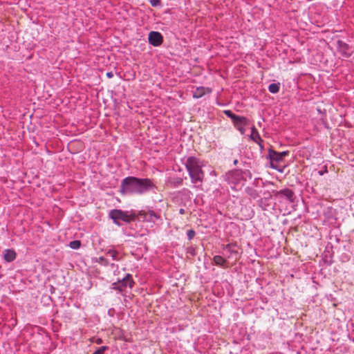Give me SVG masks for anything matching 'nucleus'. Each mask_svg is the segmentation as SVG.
Instances as JSON below:
<instances>
[{
    "label": "nucleus",
    "mask_w": 354,
    "mask_h": 354,
    "mask_svg": "<svg viewBox=\"0 0 354 354\" xmlns=\"http://www.w3.org/2000/svg\"><path fill=\"white\" fill-rule=\"evenodd\" d=\"M151 179L128 176L122 180L120 193L123 195H141L156 188Z\"/></svg>",
    "instance_id": "obj_1"
},
{
    "label": "nucleus",
    "mask_w": 354,
    "mask_h": 354,
    "mask_svg": "<svg viewBox=\"0 0 354 354\" xmlns=\"http://www.w3.org/2000/svg\"><path fill=\"white\" fill-rule=\"evenodd\" d=\"M185 165L192 183L194 184L202 183L205 177V173L202 169L204 166L203 161L195 156H189L186 160Z\"/></svg>",
    "instance_id": "obj_2"
},
{
    "label": "nucleus",
    "mask_w": 354,
    "mask_h": 354,
    "mask_svg": "<svg viewBox=\"0 0 354 354\" xmlns=\"http://www.w3.org/2000/svg\"><path fill=\"white\" fill-rule=\"evenodd\" d=\"M109 217L113 220L115 225L120 226V221L130 223L136 219V215L135 213L130 214L128 211L113 209L109 211Z\"/></svg>",
    "instance_id": "obj_3"
},
{
    "label": "nucleus",
    "mask_w": 354,
    "mask_h": 354,
    "mask_svg": "<svg viewBox=\"0 0 354 354\" xmlns=\"http://www.w3.org/2000/svg\"><path fill=\"white\" fill-rule=\"evenodd\" d=\"M226 180L229 184L233 185L232 188L241 187L244 185L241 169H234L226 174Z\"/></svg>",
    "instance_id": "obj_4"
},
{
    "label": "nucleus",
    "mask_w": 354,
    "mask_h": 354,
    "mask_svg": "<svg viewBox=\"0 0 354 354\" xmlns=\"http://www.w3.org/2000/svg\"><path fill=\"white\" fill-rule=\"evenodd\" d=\"M290 154L289 151H284L282 152H278L272 148L268 149V158L270 161L271 167L279 171H281L277 168V164L283 161L284 158Z\"/></svg>",
    "instance_id": "obj_5"
},
{
    "label": "nucleus",
    "mask_w": 354,
    "mask_h": 354,
    "mask_svg": "<svg viewBox=\"0 0 354 354\" xmlns=\"http://www.w3.org/2000/svg\"><path fill=\"white\" fill-rule=\"evenodd\" d=\"M272 192L275 198L277 199L280 203L283 201L294 203L296 198L295 192L289 188H285L279 191L272 190Z\"/></svg>",
    "instance_id": "obj_6"
},
{
    "label": "nucleus",
    "mask_w": 354,
    "mask_h": 354,
    "mask_svg": "<svg viewBox=\"0 0 354 354\" xmlns=\"http://www.w3.org/2000/svg\"><path fill=\"white\" fill-rule=\"evenodd\" d=\"M134 283L135 282L133 279L132 275L131 274H127L122 280L113 283L111 288L122 292L124 291L127 287L132 288Z\"/></svg>",
    "instance_id": "obj_7"
},
{
    "label": "nucleus",
    "mask_w": 354,
    "mask_h": 354,
    "mask_svg": "<svg viewBox=\"0 0 354 354\" xmlns=\"http://www.w3.org/2000/svg\"><path fill=\"white\" fill-rule=\"evenodd\" d=\"M223 250L227 252L228 259H234L236 261L239 259V247L236 243H230L223 246Z\"/></svg>",
    "instance_id": "obj_8"
},
{
    "label": "nucleus",
    "mask_w": 354,
    "mask_h": 354,
    "mask_svg": "<svg viewBox=\"0 0 354 354\" xmlns=\"http://www.w3.org/2000/svg\"><path fill=\"white\" fill-rule=\"evenodd\" d=\"M337 50L344 58L350 57L353 53L352 47L342 40L337 41Z\"/></svg>",
    "instance_id": "obj_9"
},
{
    "label": "nucleus",
    "mask_w": 354,
    "mask_h": 354,
    "mask_svg": "<svg viewBox=\"0 0 354 354\" xmlns=\"http://www.w3.org/2000/svg\"><path fill=\"white\" fill-rule=\"evenodd\" d=\"M148 41L153 46H160L163 42V36L158 31H151L148 35Z\"/></svg>",
    "instance_id": "obj_10"
},
{
    "label": "nucleus",
    "mask_w": 354,
    "mask_h": 354,
    "mask_svg": "<svg viewBox=\"0 0 354 354\" xmlns=\"http://www.w3.org/2000/svg\"><path fill=\"white\" fill-rule=\"evenodd\" d=\"M250 138L252 140L258 144L261 149L263 148L262 145L263 140L261 138L259 131L254 126L252 127V132L251 135L250 136Z\"/></svg>",
    "instance_id": "obj_11"
},
{
    "label": "nucleus",
    "mask_w": 354,
    "mask_h": 354,
    "mask_svg": "<svg viewBox=\"0 0 354 354\" xmlns=\"http://www.w3.org/2000/svg\"><path fill=\"white\" fill-rule=\"evenodd\" d=\"M212 88L209 87L199 86L196 88L193 93V97L194 98H201L204 96L206 93H212Z\"/></svg>",
    "instance_id": "obj_12"
},
{
    "label": "nucleus",
    "mask_w": 354,
    "mask_h": 354,
    "mask_svg": "<svg viewBox=\"0 0 354 354\" xmlns=\"http://www.w3.org/2000/svg\"><path fill=\"white\" fill-rule=\"evenodd\" d=\"M17 257V253L13 249H6L3 251V259L7 262L13 261Z\"/></svg>",
    "instance_id": "obj_13"
},
{
    "label": "nucleus",
    "mask_w": 354,
    "mask_h": 354,
    "mask_svg": "<svg viewBox=\"0 0 354 354\" xmlns=\"http://www.w3.org/2000/svg\"><path fill=\"white\" fill-rule=\"evenodd\" d=\"M233 124L236 128H241V127L248 125L249 120L247 118H245L244 116L239 115V117L233 122Z\"/></svg>",
    "instance_id": "obj_14"
},
{
    "label": "nucleus",
    "mask_w": 354,
    "mask_h": 354,
    "mask_svg": "<svg viewBox=\"0 0 354 354\" xmlns=\"http://www.w3.org/2000/svg\"><path fill=\"white\" fill-rule=\"evenodd\" d=\"M143 216L144 218L149 221H154L153 218L158 219L160 218V215L153 210L143 212Z\"/></svg>",
    "instance_id": "obj_15"
},
{
    "label": "nucleus",
    "mask_w": 354,
    "mask_h": 354,
    "mask_svg": "<svg viewBox=\"0 0 354 354\" xmlns=\"http://www.w3.org/2000/svg\"><path fill=\"white\" fill-rule=\"evenodd\" d=\"M183 183V180L180 177L171 178L168 180L169 185L173 188H176L182 185Z\"/></svg>",
    "instance_id": "obj_16"
},
{
    "label": "nucleus",
    "mask_w": 354,
    "mask_h": 354,
    "mask_svg": "<svg viewBox=\"0 0 354 354\" xmlns=\"http://www.w3.org/2000/svg\"><path fill=\"white\" fill-rule=\"evenodd\" d=\"M258 205L263 210H268L270 206L269 199L267 198H261L258 201Z\"/></svg>",
    "instance_id": "obj_17"
},
{
    "label": "nucleus",
    "mask_w": 354,
    "mask_h": 354,
    "mask_svg": "<svg viewBox=\"0 0 354 354\" xmlns=\"http://www.w3.org/2000/svg\"><path fill=\"white\" fill-rule=\"evenodd\" d=\"M213 261L216 266L225 267L226 260L220 255H216L213 258Z\"/></svg>",
    "instance_id": "obj_18"
},
{
    "label": "nucleus",
    "mask_w": 354,
    "mask_h": 354,
    "mask_svg": "<svg viewBox=\"0 0 354 354\" xmlns=\"http://www.w3.org/2000/svg\"><path fill=\"white\" fill-rule=\"evenodd\" d=\"M279 83H272L268 86V91L272 93H277L279 91Z\"/></svg>",
    "instance_id": "obj_19"
},
{
    "label": "nucleus",
    "mask_w": 354,
    "mask_h": 354,
    "mask_svg": "<svg viewBox=\"0 0 354 354\" xmlns=\"http://www.w3.org/2000/svg\"><path fill=\"white\" fill-rule=\"evenodd\" d=\"M223 113L227 117L230 118L232 120V122H234L236 120V118L239 117V115L234 114L230 110H225L223 111Z\"/></svg>",
    "instance_id": "obj_20"
},
{
    "label": "nucleus",
    "mask_w": 354,
    "mask_h": 354,
    "mask_svg": "<svg viewBox=\"0 0 354 354\" xmlns=\"http://www.w3.org/2000/svg\"><path fill=\"white\" fill-rule=\"evenodd\" d=\"M107 254L110 255L113 260L114 261H118V252L116 250H109L106 252Z\"/></svg>",
    "instance_id": "obj_21"
},
{
    "label": "nucleus",
    "mask_w": 354,
    "mask_h": 354,
    "mask_svg": "<svg viewBox=\"0 0 354 354\" xmlns=\"http://www.w3.org/2000/svg\"><path fill=\"white\" fill-rule=\"evenodd\" d=\"M69 246L72 249L77 250V249L80 248V246H81V241H79V240H75V241H71L70 244H69Z\"/></svg>",
    "instance_id": "obj_22"
},
{
    "label": "nucleus",
    "mask_w": 354,
    "mask_h": 354,
    "mask_svg": "<svg viewBox=\"0 0 354 354\" xmlns=\"http://www.w3.org/2000/svg\"><path fill=\"white\" fill-rule=\"evenodd\" d=\"M247 193L253 198H256L258 196L257 192L252 188H248Z\"/></svg>",
    "instance_id": "obj_23"
},
{
    "label": "nucleus",
    "mask_w": 354,
    "mask_h": 354,
    "mask_svg": "<svg viewBox=\"0 0 354 354\" xmlns=\"http://www.w3.org/2000/svg\"><path fill=\"white\" fill-rule=\"evenodd\" d=\"M242 173H243L244 183L247 180V178H248L250 179L252 178V174L249 170H245V171L242 170Z\"/></svg>",
    "instance_id": "obj_24"
},
{
    "label": "nucleus",
    "mask_w": 354,
    "mask_h": 354,
    "mask_svg": "<svg viewBox=\"0 0 354 354\" xmlns=\"http://www.w3.org/2000/svg\"><path fill=\"white\" fill-rule=\"evenodd\" d=\"M109 349V347L106 346H102L99 348L96 351H95L93 354H104L106 351Z\"/></svg>",
    "instance_id": "obj_25"
},
{
    "label": "nucleus",
    "mask_w": 354,
    "mask_h": 354,
    "mask_svg": "<svg viewBox=\"0 0 354 354\" xmlns=\"http://www.w3.org/2000/svg\"><path fill=\"white\" fill-rule=\"evenodd\" d=\"M196 235V232L194 230H189L187 232V236L188 240L191 241Z\"/></svg>",
    "instance_id": "obj_26"
},
{
    "label": "nucleus",
    "mask_w": 354,
    "mask_h": 354,
    "mask_svg": "<svg viewBox=\"0 0 354 354\" xmlns=\"http://www.w3.org/2000/svg\"><path fill=\"white\" fill-rule=\"evenodd\" d=\"M98 262L102 264L103 266H105L109 265L108 260L106 258L103 257H100L99 258Z\"/></svg>",
    "instance_id": "obj_27"
},
{
    "label": "nucleus",
    "mask_w": 354,
    "mask_h": 354,
    "mask_svg": "<svg viewBox=\"0 0 354 354\" xmlns=\"http://www.w3.org/2000/svg\"><path fill=\"white\" fill-rule=\"evenodd\" d=\"M149 1L153 7L160 6V0H150Z\"/></svg>",
    "instance_id": "obj_28"
},
{
    "label": "nucleus",
    "mask_w": 354,
    "mask_h": 354,
    "mask_svg": "<svg viewBox=\"0 0 354 354\" xmlns=\"http://www.w3.org/2000/svg\"><path fill=\"white\" fill-rule=\"evenodd\" d=\"M181 192H183L185 195H187V196L191 194V192L189 189H185V188L183 189Z\"/></svg>",
    "instance_id": "obj_29"
},
{
    "label": "nucleus",
    "mask_w": 354,
    "mask_h": 354,
    "mask_svg": "<svg viewBox=\"0 0 354 354\" xmlns=\"http://www.w3.org/2000/svg\"><path fill=\"white\" fill-rule=\"evenodd\" d=\"M106 76L109 77V78H111L113 77V72L110 71V72H107L106 73Z\"/></svg>",
    "instance_id": "obj_30"
},
{
    "label": "nucleus",
    "mask_w": 354,
    "mask_h": 354,
    "mask_svg": "<svg viewBox=\"0 0 354 354\" xmlns=\"http://www.w3.org/2000/svg\"><path fill=\"white\" fill-rule=\"evenodd\" d=\"M242 134L244 133V129L243 127H241V128H236Z\"/></svg>",
    "instance_id": "obj_31"
},
{
    "label": "nucleus",
    "mask_w": 354,
    "mask_h": 354,
    "mask_svg": "<svg viewBox=\"0 0 354 354\" xmlns=\"http://www.w3.org/2000/svg\"><path fill=\"white\" fill-rule=\"evenodd\" d=\"M325 172H327V170H326V169L325 171H319V174L320 176H322V175H324V174Z\"/></svg>",
    "instance_id": "obj_32"
},
{
    "label": "nucleus",
    "mask_w": 354,
    "mask_h": 354,
    "mask_svg": "<svg viewBox=\"0 0 354 354\" xmlns=\"http://www.w3.org/2000/svg\"><path fill=\"white\" fill-rule=\"evenodd\" d=\"M179 213H180V214H185V209H182V208H181V209H179Z\"/></svg>",
    "instance_id": "obj_33"
},
{
    "label": "nucleus",
    "mask_w": 354,
    "mask_h": 354,
    "mask_svg": "<svg viewBox=\"0 0 354 354\" xmlns=\"http://www.w3.org/2000/svg\"><path fill=\"white\" fill-rule=\"evenodd\" d=\"M96 343H97V344H100V343H102V339H98L96 341Z\"/></svg>",
    "instance_id": "obj_34"
},
{
    "label": "nucleus",
    "mask_w": 354,
    "mask_h": 354,
    "mask_svg": "<svg viewBox=\"0 0 354 354\" xmlns=\"http://www.w3.org/2000/svg\"><path fill=\"white\" fill-rule=\"evenodd\" d=\"M238 163V160H234V165H236Z\"/></svg>",
    "instance_id": "obj_35"
}]
</instances>
